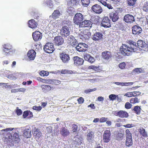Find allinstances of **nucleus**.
Here are the masks:
<instances>
[{"label":"nucleus","instance_id":"f257e3e1","mask_svg":"<svg viewBox=\"0 0 148 148\" xmlns=\"http://www.w3.org/2000/svg\"><path fill=\"white\" fill-rule=\"evenodd\" d=\"M120 51L123 55L129 56L134 52L135 50L134 47H129L126 44H123L120 47Z\"/></svg>","mask_w":148,"mask_h":148},{"label":"nucleus","instance_id":"f03ea898","mask_svg":"<svg viewBox=\"0 0 148 148\" xmlns=\"http://www.w3.org/2000/svg\"><path fill=\"white\" fill-rule=\"evenodd\" d=\"M123 11L121 8H118L116 10H115L110 14V18L113 22H116L119 19V14L121 13Z\"/></svg>","mask_w":148,"mask_h":148},{"label":"nucleus","instance_id":"7ed1b4c3","mask_svg":"<svg viewBox=\"0 0 148 148\" xmlns=\"http://www.w3.org/2000/svg\"><path fill=\"white\" fill-rule=\"evenodd\" d=\"M84 18V16L81 13H77L75 14L73 18V23L79 26L83 21Z\"/></svg>","mask_w":148,"mask_h":148},{"label":"nucleus","instance_id":"20e7f679","mask_svg":"<svg viewBox=\"0 0 148 148\" xmlns=\"http://www.w3.org/2000/svg\"><path fill=\"white\" fill-rule=\"evenodd\" d=\"M3 51L6 56L9 55L10 53H13V50L12 45L9 44H4L3 45Z\"/></svg>","mask_w":148,"mask_h":148},{"label":"nucleus","instance_id":"39448f33","mask_svg":"<svg viewBox=\"0 0 148 148\" xmlns=\"http://www.w3.org/2000/svg\"><path fill=\"white\" fill-rule=\"evenodd\" d=\"M44 51L47 53H51L54 50L53 44L52 43L48 42L46 44L43 48Z\"/></svg>","mask_w":148,"mask_h":148},{"label":"nucleus","instance_id":"423d86ee","mask_svg":"<svg viewBox=\"0 0 148 148\" xmlns=\"http://www.w3.org/2000/svg\"><path fill=\"white\" fill-rule=\"evenodd\" d=\"M101 25V26L106 28L111 27L110 21L108 17L105 16L103 18Z\"/></svg>","mask_w":148,"mask_h":148},{"label":"nucleus","instance_id":"0eeeda50","mask_svg":"<svg viewBox=\"0 0 148 148\" xmlns=\"http://www.w3.org/2000/svg\"><path fill=\"white\" fill-rule=\"evenodd\" d=\"M88 45L84 43H79L75 47L76 50L79 52H85L87 51Z\"/></svg>","mask_w":148,"mask_h":148},{"label":"nucleus","instance_id":"6e6552de","mask_svg":"<svg viewBox=\"0 0 148 148\" xmlns=\"http://www.w3.org/2000/svg\"><path fill=\"white\" fill-rule=\"evenodd\" d=\"M123 20L126 23L130 24L133 23L135 21L134 16L130 14L125 15Z\"/></svg>","mask_w":148,"mask_h":148},{"label":"nucleus","instance_id":"1a4fd4ad","mask_svg":"<svg viewBox=\"0 0 148 148\" xmlns=\"http://www.w3.org/2000/svg\"><path fill=\"white\" fill-rule=\"evenodd\" d=\"M113 114L115 116L121 118H127L129 116L128 113L123 110L115 111L113 112Z\"/></svg>","mask_w":148,"mask_h":148},{"label":"nucleus","instance_id":"9d476101","mask_svg":"<svg viewBox=\"0 0 148 148\" xmlns=\"http://www.w3.org/2000/svg\"><path fill=\"white\" fill-rule=\"evenodd\" d=\"M60 33L62 36L66 37L70 34V29L67 26H64L60 30Z\"/></svg>","mask_w":148,"mask_h":148},{"label":"nucleus","instance_id":"9b49d317","mask_svg":"<svg viewBox=\"0 0 148 148\" xmlns=\"http://www.w3.org/2000/svg\"><path fill=\"white\" fill-rule=\"evenodd\" d=\"M90 36L91 33L88 30H85L80 33L79 36L80 38L83 40L88 39Z\"/></svg>","mask_w":148,"mask_h":148},{"label":"nucleus","instance_id":"f8f14e48","mask_svg":"<svg viewBox=\"0 0 148 148\" xmlns=\"http://www.w3.org/2000/svg\"><path fill=\"white\" fill-rule=\"evenodd\" d=\"M73 59L74 62V64L75 66H80L83 64L84 63V61L83 59L78 56L73 57Z\"/></svg>","mask_w":148,"mask_h":148},{"label":"nucleus","instance_id":"ddd939ff","mask_svg":"<svg viewBox=\"0 0 148 148\" xmlns=\"http://www.w3.org/2000/svg\"><path fill=\"white\" fill-rule=\"evenodd\" d=\"M103 139L105 143H108L110 140L111 132L110 130H105L103 134Z\"/></svg>","mask_w":148,"mask_h":148},{"label":"nucleus","instance_id":"4468645a","mask_svg":"<svg viewBox=\"0 0 148 148\" xmlns=\"http://www.w3.org/2000/svg\"><path fill=\"white\" fill-rule=\"evenodd\" d=\"M60 57L62 62L64 63H68L70 59L69 55L64 52L60 53Z\"/></svg>","mask_w":148,"mask_h":148},{"label":"nucleus","instance_id":"2eb2a0df","mask_svg":"<svg viewBox=\"0 0 148 148\" xmlns=\"http://www.w3.org/2000/svg\"><path fill=\"white\" fill-rule=\"evenodd\" d=\"M32 36L34 40L35 41L40 40L42 37V33L38 31H36L33 32Z\"/></svg>","mask_w":148,"mask_h":148},{"label":"nucleus","instance_id":"dca6fc26","mask_svg":"<svg viewBox=\"0 0 148 148\" xmlns=\"http://www.w3.org/2000/svg\"><path fill=\"white\" fill-rule=\"evenodd\" d=\"M4 142H6L8 145L10 146L14 145V140L13 139V136L11 134L9 133L7 134L5 139Z\"/></svg>","mask_w":148,"mask_h":148},{"label":"nucleus","instance_id":"f3484780","mask_svg":"<svg viewBox=\"0 0 148 148\" xmlns=\"http://www.w3.org/2000/svg\"><path fill=\"white\" fill-rule=\"evenodd\" d=\"M102 34L99 32H96L92 36V39L95 41H100L103 38Z\"/></svg>","mask_w":148,"mask_h":148},{"label":"nucleus","instance_id":"a211bd4d","mask_svg":"<svg viewBox=\"0 0 148 148\" xmlns=\"http://www.w3.org/2000/svg\"><path fill=\"white\" fill-rule=\"evenodd\" d=\"M92 10L97 14H99L102 12V9L99 5L96 4L92 6L91 8Z\"/></svg>","mask_w":148,"mask_h":148},{"label":"nucleus","instance_id":"6ab92c4d","mask_svg":"<svg viewBox=\"0 0 148 148\" xmlns=\"http://www.w3.org/2000/svg\"><path fill=\"white\" fill-rule=\"evenodd\" d=\"M92 23L88 20H85L82 22L79 25L80 27H91Z\"/></svg>","mask_w":148,"mask_h":148},{"label":"nucleus","instance_id":"aec40b11","mask_svg":"<svg viewBox=\"0 0 148 148\" xmlns=\"http://www.w3.org/2000/svg\"><path fill=\"white\" fill-rule=\"evenodd\" d=\"M54 41L55 44L59 46L63 44L64 40L62 37L57 36L55 37Z\"/></svg>","mask_w":148,"mask_h":148},{"label":"nucleus","instance_id":"412c9836","mask_svg":"<svg viewBox=\"0 0 148 148\" xmlns=\"http://www.w3.org/2000/svg\"><path fill=\"white\" fill-rule=\"evenodd\" d=\"M142 31L141 28L137 25H134L132 27V32L133 34L138 35Z\"/></svg>","mask_w":148,"mask_h":148},{"label":"nucleus","instance_id":"4be33fe9","mask_svg":"<svg viewBox=\"0 0 148 148\" xmlns=\"http://www.w3.org/2000/svg\"><path fill=\"white\" fill-rule=\"evenodd\" d=\"M38 25V22L36 21L34 19H32L28 21V26L32 29L36 28Z\"/></svg>","mask_w":148,"mask_h":148},{"label":"nucleus","instance_id":"5701e85b","mask_svg":"<svg viewBox=\"0 0 148 148\" xmlns=\"http://www.w3.org/2000/svg\"><path fill=\"white\" fill-rule=\"evenodd\" d=\"M84 58L86 61H87L91 63L94 62L95 60L93 57L88 53H85L84 55Z\"/></svg>","mask_w":148,"mask_h":148},{"label":"nucleus","instance_id":"b1692460","mask_svg":"<svg viewBox=\"0 0 148 148\" xmlns=\"http://www.w3.org/2000/svg\"><path fill=\"white\" fill-rule=\"evenodd\" d=\"M36 52L33 49L29 50L27 53V56L30 60H34L36 55Z\"/></svg>","mask_w":148,"mask_h":148},{"label":"nucleus","instance_id":"393cba45","mask_svg":"<svg viewBox=\"0 0 148 148\" xmlns=\"http://www.w3.org/2000/svg\"><path fill=\"white\" fill-rule=\"evenodd\" d=\"M30 130L28 128L25 129L23 131V136L25 138H30L31 136Z\"/></svg>","mask_w":148,"mask_h":148},{"label":"nucleus","instance_id":"a878e982","mask_svg":"<svg viewBox=\"0 0 148 148\" xmlns=\"http://www.w3.org/2000/svg\"><path fill=\"white\" fill-rule=\"evenodd\" d=\"M103 57L106 60H108L112 57L111 53L109 51H105L102 53Z\"/></svg>","mask_w":148,"mask_h":148},{"label":"nucleus","instance_id":"bb28decb","mask_svg":"<svg viewBox=\"0 0 148 148\" xmlns=\"http://www.w3.org/2000/svg\"><path fill=\"white\" fill-rule=\"evenodd\" d=\"M69 4L71 6L74 5H77L79 4L80 0H66Z\"/></svg>","mask_w":148,"mask_h":148},{"label":"nucleus","instance_id":"cd10ccee","mask_svg":"<svg viewBox=\"0 0 148 148\" xmlns=\"http://www.w3.org/2000/svg\"><path fill=\"white\" fill-rule=\"evenodd\" d=\"M60 13L59 10H57L54 11L51 15V16L53 18L56 19L59 18L60 16Z\"/></svg>","mask_w":148,"mask_h":148},{"label":"nucleus","instance_id":"c85d7f7f","mask_svg":"<svg viewBox=\"0 0 148 148\" xmlns=\"http://www.w3.org/2000/svg\"><path fill=\"white\" fill-rule=\"evenodd\" d=\"M60 133L62 136L65 137L68 136L70 132L67 129L64 127L61 129Z\"/></svg>","mask_w":148,"mask_h":148},{"label":"nucleus","instance_id":"c756f323","mask_svg":"<svg viewBox=\"0 0 148 148\" xmlns=\"http://www.w3.org/2000/svg\"><path fill=\"white\" fill-rule=\"evenodd\" d=\"M13 139L14 140L15 143H18L20 140V138H19L18 134L17 132L14 133L13 136Z\"/></svg>","mask_w":148,"mask_h":148},{"label":"nucleus","instance_id":"7c9ffc66","mask_svg":"<svg viewBox=\"0 0 148 148\" xmlns=\"http://www.w3.org/2000/svg\"><path fill=\"white\" fill-rule=\"evenodd\" d=\"M41 87L42 91L45 92H48L50 91L51 88L50 86L49 85H42Z\"/></svg>","mask_w":148,"mask_h":148},{"label":"nucleus","instance_id":"2f4dec72","mask_svg":"<svg viewBox=\"0 0 148 148\" xmlns=\"http://www.w3.org/2000/svg\"><path fill=\"white\" fill-rule=\"evenodd\" d=\"M138 131L140 134L143 137L145 138L147 136V133L144 128H141L139 129Z\"/></svg>","mask_w":148,"mask_h":148},{"label":"nucleus","instance_id":"473e14b6","mask_svg":"<svg viewBox=\"0 0 148 148\" xmlns=\"http://www.w3.org/2000/svg\"><path fill=\"white\" fill-rule=\"evenodd\" d=\"M141 109L140 107L138 106H136L134 107L133 110L134 112L136 114L139 115L141 113Z\"/></svg>","mask_w":148,"mask_h":148},{"label":"nucleus","instance_id":"72a5a7b5","mask_svg":"<svg viewBox=\"0 0 148 148\" xmlns=\"http://www.w3.org/2000/svg\"><path fill=\"white\" fill-rule=\"evenodd\" d=\"M133 145L132 138H126L125 145L127 147H130Z\"/></svg>","mask_w":148,"mask_h":148},{"label":"nucleus","instance_id":"f704fd0d","mask_svg":"<svg viewBox=\"0 0 148 148\" xmlns=\"http://www.w3.org/2000/svg\"><path fill=\"white\" fill-rule=\"evenodd\" d=\"M137 45L138 47L140 48V47L143 48L146 47V43L142 40H138L137 41Z\"/></svg>","mask_w":148,"mask_h":148},{"label":"nucleus","instance_id":"c9c22d12","mask_svg":"<svg viewBox=\"0 0 148 148\" xmlns=\"http://www.w3.org/2000/svg\"><path fill=\"white\" fill-rule=\"evenodd\" d=\"M127 42L131 46H132V47H134V50L135 49H136L137 47L136 45V43L135 42H134L132 40H129L127 41Z\"/></svg>","mask_w":148,"mask_h":148},{"label":"nucleus","instance_id":"e433bc0d","mask_svg":"<svg viewBox=\"0 0 148 148\" xmlns=\"http://www.w3.org/2000/svg\"><path fill=\"white\" fill-rule=\"evenodd\" d=\"M140 99H139L137 97L133 98L130 99V103L132 104L138 103L140 102Z\"/></svg>","mask_w":148,"mask_h":148},{"label":"nucleus","instance_id":"4c0bfd02","mask_svg":"<svg viewBox=\"0 0 148 148\" xmlns=\"http://www.w3.org/2000/svg\"><path fill=\"white\" fill-rule=\"evenodd\" d=\"M93 137V133L91 132L88 133L87 135V139L89 142L92 140Z\"/></svg>","mask_w":148,"mask_h":148},{"label":"nucleus","instance_id":"58836bf2","mask_svg":"<svg viewBox=\"0 0 148 148\" xmlns=\"http://www.w3.org/2000/svg\"><path fill=\"white\" fill-rule=\"evenodd\" d=\"M61 73L62 74H72L74 73L73 72L72 70H68L64 69L62 70L61 71Z\"/></svg>","mask_w":148,"mask_h":148},{"label":"nucleus","instance_id":"ea45409f","mask_svg":"<svg viewBox=\"0 0 148 148\" xmlns=\"http://www.w3.org/2000/svg\"><path fill=\"white\" fill-rule=\"evenodd\" d=\"M90 0H81L82 5L85 7H87L90 3Z\"/></svg>","mask_w":148,"mask_h":148},{"label":"nucleus","instance_id":"a19ab883","mask_svg":"<svg viewBox=\"0 0 148 148\" xmlns=\"http://www.w3.org/2000/svg\"><path fill=\"white\" fill-rule=\"evenodd\" d=\"M136 0H127L128 5L130 6H134L136 3Z\"/></svg>","mask_w":148,"mask_h":148},{"label":"nucleus","instance_id":"79ce46f5","mask_svg":"<svg viewBox=\"0 0 148 148\" xmlns=\"http://www.w3.org/2000/svg\"><path fill=\"white\" fill-rule=\"evenodd\" d=\"M126 138H132V134L129 129H127L125 130Z\"/></svg>","mask_w":148,"mask_h":148},{"label":"nucleus","instance_id":"37998d69","mask_svg":"<svg viewBox=\"0 0 148 148\" xmlns=\"http://www.w3.org/2000/svg\"><path fill=\"white\" fill-rule=\"evenodd\" d=\"M143 9L144 11L148 12V2L145 3L143 7Z\"/></svg>","mask_w":148,"mask_h":148},{"label":"nucleus","instance_id":"c03bdc74","mask_svg":"<svg viewBox=\"0 0 148 148\" xmlns=\"http://www.w3.org/2000/svg\"><path fill=\"white\" fill-rule=\"evenodd\" d=\"M49 74L48 72L44 70L41 71L39 73V74L42 76H47Z\"/></svg>","mask_w":148,"mask_h":148},{"label":"nucleus","instance_id":"a18cd8bd","mask_svg":"<svg viewBox=\"0 0 148 148\" xmlns=\"http://www.w3.org/2000/svg\"><path fill=\"white\" fill-rule=\"evenodd\" d=\"M88 69L94 70L95 71H98L99 69V66H95V65L90 66L88 67Z\"/></svg>","mask_w":148,"mask_h":148},{"label":"nucleus","instance_id":"49530a36","mask_svg":"<svg viewBox=\"0 0 148 148\" xmlns=\"http://www.w3.org/2000/svg\"><path fill=\"white\" fill-rule=\"evenodd\" d=\"M106 1H104L103 2L102 4L105 6H107L109 9H112L113 8L111 6V5L110 4H108L106 3Z\"/></svg>","mask_w":148,"mask_h":148},{"label":"nucleus","instance_id":"de8ad7c7","mask_svg":"<svg viewBox=\"0 0 148 148\" xmlns=\"http://www.w3.org/2000/svg\"><path fill=\"white\" fill-rule=\"evenodd\" d=\"M75 39V37L72 35H70L68 37L67 40L68 41V43L69 44L73 40Z\"/></svg>","mask_w":148,"mask_h":148},{"label":"nucleus","instance_id":"09e8293b","mask_svg":"<svg viewBox=\"0 0 148 148\" xmlns=\"http://www.w3.org/2000/svg\"><path fill=\"white\" fill-rule=\"evenodd\" d=\"M78 128L77 125L75 124H73L72 125V130L73 132H77Z\"/></svg>","mask_w":148,"mask_h":148},{"label":"nucleus","instance_id":"8fccbe9b","mask_svg":"<svg viewBox=\"0 0 148 148\" xmlns=\"http://www.w3.org/2000/svg\"><path fill=\"white\" fill-rule=\"evenodd\" d=\"M77 44V41L75 39V38L73 40V41H72L69 44L70 45L73 47L76 46Z\"/></svg>","mask_w":148,"mask_h":148},{"label":"nucleus","instance_id":"3c124183","mask_svg":"<svg viewBox=\"0 0 148 148\" xmlns=\"http://www.w3.org/2000/svg\"><path fill=\"white\" fill-rule=\"evenodd\" d=\"M133 97H138L140 96L141 94V92L139 91H135L132 92Z\"/></svg>","mask_w":148,"mask_h":148},{"label":"nucleus","instance_id":"603ef678","mask_svg":"<svg viewBox=\"0 0 148 148\" xmlns=\"http://www.w3.org/2000/svg\"><path fill=\"white\" fill-rule=\"evenodd\" d=\"M134 71L137 73H140L143 72V70L141 68H136L135 69Z\"/></svg>","mask_w":148,"mask_h":148},{"label":"nucleus","instance_id":"864d4df0","mask_svg":"<svg viewBox=\"0 0 148 148\" xmlns=\"http://www.w3.org/2000/svg\"><path fill=\"white\" fill-rule=\"evenodd\" d=\"M77 101L78 104H81L84 103V99L82 97H80L79 98L77 99Z\"/></svg>","mask_w":148,"mask_h":148},{"label":"nucleus","instance_id":"5fc2aeb1","mask_svg":"<svg viewBox=\"0 0 148 148\" xmlns=\"http://www.w3.org/2000/svg\"><path fill=\"white\" fill-rule=\"evenodd\" d=\"M116 95L114 94H111L109 96V98L111 100H114L116 99Z\"/></svg>","mask_w":148,"mask_h":148},{"label":"nucleus","instance_id":"6e6d98bb","mask_svg":"<svg viewBox=\"0 0 148 148\" xmlns=\"http://www.w3.org/2000/svg\"><path fill=\"white\" fill-rule=\"evenodd\" d=\"M130 103L127 102L125 103V107L127 109H129L132 106V105L130 104Z\"/></svg>","mask_w":148,"mask_h":148},{"label":"nucleus","instance_id":"4d7b16f0","mask_svg":"<svg viewBox=\"0 0 148 148\" xmlns=\"http://www.w3.org/2000/svg\"><path fill=\"white\" fill-rule=\"evenodd\" d=\"M125 66L126 64L124 62L121 63L119 65V67L122 69L125 68Z\"/></svg>","mask_w":148,"mask_h":148},{"label":"nucleus","instance_id":"13d9d810","mask_svg":"<svg viewBox=\"0 0 148 148\" xmlns=\"http://www.w3.org/2000/svg\"><path fill=\"white\" fill-rule=\"evenodd\" d=\"M32 108L34 110L40 111L42 109V108L41 106H33Z\"/></svg>","mask_w":148,"mask_h":148},{"label":"nucleus","instance_id":"bf43d9fd","mask_svg":"<svg viewBox=\"0 0 148 148\" xmlns=\"http://www.w3.org/2000/svg\"><path fill=\"white\" fill-rule=\"evenodd\" d=\"M108 118L104 117H102L99 119V122L100 123H104L106 122L108 120Z\"/></svg>","mask_w":148,"mask_h":148},{"label":"nucleus","instance_id":"052dcab7","mask_svg":"<svg viewBox=\"0 0 148 148\" xmlns=\"http://www.w3.org/2000/svg\"><path fill=\"white\" fill-rule=\"evenodd\" d=\"M125 95L128 97H133V92H127L125 94Z\"/></svg>","mask_w":148,"mask_h":148},{"label":"nucleus","instance_id":"680f3d73","mask_svg":"<svg viewBox=\"0 0 148 148\" xmlns=\"http://www.w3.org/2000/svg\"><path fill=\"white\" fill-rule=\"evenodd\" d=\"M29 115V111L27 110L25 111L23 115V117L24 118H26Z\"/></svg>","mask_w":148,"mask_h":148},{"label":"nucleus","instance_id":"e2e57ef3","mask_svg":"<svg viewBox=\"0 0 148 148\" xmlns=\"http://www.w3.org/2000/svg\"><path fill=\"white\" fill-rule=\"evenodd\" d=\"M39 131L38 129L36 128V127H35L33 130V135L34 136H36V135H37V133H38Z\"/></svg>","mask_w":148,"mask_h":148},{"label":"nucleus","instance_id":"0e129e2a","mask_svg":"<svg viewBox=\"0 0 148 148\" xmlns=\"http://www.w3.org/2000/svg\"><path fill=\"white\" fill-rule=\"evenodd\" d=\"M44 81L47 82V83L51 84H53V81L54 79H46V80H44Z\"/></svg>","mask_w":148,"mask_h":148},{"label":"nucleus","instance_id":"69168bd1","mask_svg":"<svg viewBox=\"0 0 148 148\" xmlns=\"http://www.w3.org/2000/svg\"><path fill=\"white\" fill-rule=\"evenodd\" d=\"M123 126L125 128H131L134 126V125L132 124H127L126 125H123Z\"/></svg>","mask_w":148,"mask_h":148},{"label":"nucleus","instance_id":"338daca9","mask_svg":"<svg viewBox=\"0 0 148 148\" xmlns=\"http://www.w3.org/2000/svg\"><path fill=\"white\" fill-rule=\"evenodd\" d=\"M16 113L17 115L19 116L22 114V112L21 110L20 109H17L16 111Z\"/></svg>","mask_w":148,"mask_h":148},{"label":"nucleus","instance_id":"774afa93","mask_svg":"<svg viewBox=\"0 0 148 148\" xmlns=\"http://www.w3.org/2000/svg\"><path fill=\"white\" fill-rule=\"evenodd\" d=\"M53 84V85H58L61 83V82L58 80L54 79Z\"/></svg>","mask_w":148,"mask_h":148}]
</instances>
